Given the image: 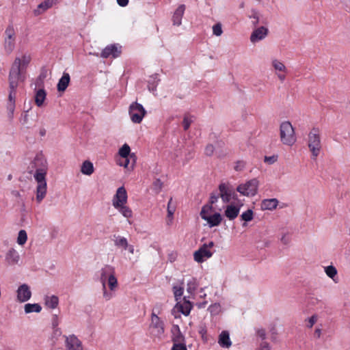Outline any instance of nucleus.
<instances>
[{"label": "nucleus", "mask_w": 350, "mask_h": 350, "mask_svg": "<svg viewBox=\"0 0 350 350\" xmlns=\"http://www.w3.org/2000/svg\"><path fill=\"white\" fill-rule=\"evenodd\" d=\"M23 81V79L21 76V61L18 57H16L12 64L8 77L9 94L7 109L9 111L10 118H13L15 109L16 88L18 83Z\"/></svg>", "instance_id": "nucleus-1"}, {"label": "nucleus", "mask_w": 350, "mask_h": 350, "mask_svg": "<svg viewBox=\"0 0 350 350\" xmlns=\"http://www.w3.org/2000/svg\"><path fill=\"white\" fill-rule=\"evenodd\" d=\"M308 146L312 153V158L316 159L319 155L322 146L321 131L317 127H313L308 135Z\"/></svg>", "instance_id": "nucleus-2"}, {"label": "nucleus", "mask_w": 350, "mask_h": 350, "mask_svg": "<svg viewBox=\"0 0 350 350\" xmlns=\"http://www.w3.org/2000/svg\"><path fill=\"white\" fill-rule=\"evenodd\" d=\"M280 137L283 144L292 146L297 141L295 130L289 121L281 123L280 126Z\"/></svg>", "instance_id": "nucleus-3"}, {"label": "nucleus", "mask_w": 350, "mask_h": 350, "mask_svg": "<svg viewBox=\"0 0 350 350\" xmlns=\"http://www.w3.org/2000/svg\"><path fill=\"white\" fill-rule=\"evenodd\" d=\"M47 170L35 172L33 177L38 185L36 187V200L38 203H40L45 198L47 191V185L46 181V175Z\"/></svg>", "instance_id": "nucleus-4"}, {"label": "nucleus", "mask_w": 350, "mask_h": 350, "mask_svg": "<svg viewBox=\"0 0 350 350\" xmlns=\"http://www.w3.org/2000/svg\"><path fill=\"white\" fill-rule=\"evenodd\" d=\"M149 332L152 337L159 339L162 338L165 332L163 321L154 312L151 314Z\"/></svg>", "instance_id": "nucleus-5"}, {"label": "nucleus", "mask_w": 350, "mask_h": 350, "mask_svg": "<svg viewBox=\"0 0 350 350\" xmlns=\"http://www.w3.org/2000/svg\"><path fill=\"white\" fill-rule=\"evenodd\" d=\"M258 183L256 178L251 179L245 183L240 184L237 191L245 196H254L258 191Z\"/></svg>", "instance_id": "nucleus-6"}, {"label": "nucleus", "mask_w": 350, "mask_h": 350, "mask_svg": "<svg viewBox=\"0 0 350 350\" xmlns=\"http://www.w3.org/2000/svg\"><path fill=\"white\" fill-rule=\"evenodd\" d=\"M146 113L144 107L137 102L133 103L129 107V115L134 123H140Z\"/></svg>", "instance_id": "nucleus-7"}, {"label": "nucleus", "mask_w": 350, "mask_h": 350, "mask_svg": "<svg viewBox=\"0 0 350 350\" xmlns=\"http://www.w3.org/2000/svg\"><path fill=\"white\" fill-rule=\"evenodd\" d=\"M43 170H47L46 160L42 154H36L28 166L29 173L32 174L33 171L38 172Z\"/></svg>", "instance_id": "nucleus-8"}, {"label": "nucleus", "mask_w": 350, "mask_h": 350, "mask_svg": "<svg viewBox=\"0 0 350 350\" xmlns=\"http://www.w3.org/2000/svg\"><path fill=\"white\" fill-rule=\"evenodd\" d=\"M6 36L4 42V49L7 53H11L15 47V32L12 27L9 26L5 31Z\"/></svg>", "instance_id": "nucleus-9"}, {"label": "nucleus", "mask_w": 350, "mask_h": 350, "mask_svg": "<svg viewBox=\"0 0 350 350\" xmlns=\"http://www.w3.org/2000/svg\"><path fill=\"white\" fill-rule=\"evenodd\" d=\"M121 54V46L118 44H109L101 52L100 57L103 58H116Z\"/></svg>", "instance_id": "nucleus-10"}, {"label": "nucleus", "mask_w": 350, "mask_h": 350, "mask_svg": "<svg viewBox=\"0 0 350 350\" xmlns=\"http://www.w3.org/2000/svg\"><path fill=\"white\" fill-rule=\"evenodd\" d=\"M66 347L67 350H83V345L81 340L74 334L68 336H64Z\"/></svg>", "instance_id": "nucleus-11"}, {"label": "nucleus", "mask_w": 350, "mask_h": 350, "mask_svg": "<svg viewBox=\"0 0 350 350\" xmlns=\"http://www.w3.org/2000/svg\"><path fill=\"white\" fill-rule=\"evenodd\" d=\"M127 202V193L124 187H119L113 199V206L115 207L121 206Z\"/></svg>", "instance_id": "nucleus-12"}, {"label": "nucleus", "mask_w": 350, "mask_h": 350, "mask_svg": "<svg viewBox=\"0 0 350 350\" xmlns=\"http://www.w3.org/2000/svg\"><path fill=\"white\" fill-rule=\"evenodd\" d=\"M213 252L206 247V244H203L197 251L193 254L194 260L198 262H202L206 259L212 256Z\"/></svg>", "instance_id": "nucleus-13"}, {"label": "nucleus", "mask_w": 350, "mask_h": 350, "mask_svg": "<svg viewBox=\"0 0 350 350\" xmlns=\"http://www.w3.org/2000/svg\"><path fill=\"white\" fill-rule=\"evenodd\" d=\"M17 299L20 302H25L31 297V292L26 284L21 285L17 290Z\"/></svg>", "instance_id": "nucleus-14"}, {"label": "nucleus", "mask_w": 350, "mask_h": 350, "mask_svg": "<svg viewBox=\"0 0 350 350\" xmlns=\"http://www.w3.org/2000/svg\"><path fill=\"white\" fill-rule=\"evenodd\" d=\"M269 30L265 27H260L253 31L250 36V40L255 43L264 39L268 34Z\"/></svg>", "instance_id": "nucleus-15"}, {"label": "nucleus", "mask_w": 350, "mask_h": 350, "mask_svg": "<svg viewBox=\"0 0 350 350\" xmlns=\"http://www.w3.org/2000/svg\"><path fill=\"white\" fill-rule=\"evenodd\" d=\"M59 0H44L40 3L36 9L33 10L35 16H39L46 10L51 8L53 5L57 4Z\"/></svg>", "instance_id": "nucleus-16"}, {"label": "nucleus", "mask_w": 350, "mask_h": 350, "mask_svg": "<svg viewBox=\"0 0 350 350\" xmlns=\"http://www.w3.org/2000/svg\"><path fill=\"white\" fill-rule=\"evenodd\" d=\"M219 190L220 191V197L224 203L229 202L232 194H234V191L230 189L225 183H221L219 185Z\"/></svg>", "instance_id": "nucleus-17"}, {"label": "nucleus", "mask_w": 350, "mask_h": 350, "mask_svg": "<svg viewBox=\"0 0 350 350\" xmlns=\"http://www.w3.org/2000/svg\"><path fill=\"white\" fill-rule=\"evenodd\" d=\"M185 10V5L184 4H181L174 11L172 19L174 25L180 26L181 25L182 18L184 15Z\"/></svg>", "instance_id": "nucleus-18"}, {"label": "nucleus", "mask_w": 350, "mask_h": 350, "mask_svg": "<svg viewBox=\"0 0 350 350\" xmlns=\"http://www.w3.org/2000/svg\"><path fill=\"white\" fill-rule=\"evenodd\" d=\"M114 268L110 265H106L105 267L101 269L100 280L103 288H105V286H106V282L108 281V278L111 275L114 273Z\"/></svg>", "instance_id": "nucleus-19"}, {"label": "nucleus", "mask_w": 350, "mask_h": 350, "mask_svg": "<svg viewBox=\"0 0 350 350\" xmlns=\"http://www.w3.org/2000/svg\"><path fill=\"white\" fill-rule=\"evenodd\" d=\"M173 344H185V336L182 334L178 325H174L172 328Z\"/></svg>", "instance_id": "nucleus-20"}, {"label": "nucleus", "mask_w": 350, "mask_h": 350, "mask_svg": "<svg viewBox=\"0 0 350 350\" xmlns=\"http://www.w3.org/2000/svg\"><path fill=\"white\" fill-rule=\"evenodd\" d=\"M131 148L129 146L126 144H124L119 150L118 154L122 158L130 157V159H133V162H131V167L133 168L135 163V156L133 154H130Z\"/></svg>", "instance_id": "nucleus-21"}, {"label": "nucleus", "mask_w": 350, "mask_h": 350, "mask_svg": "<svg viewBox=\"0 0 350 350\" xmlns=\"http://www.w3.org/2000/svg\"><path fill=\"white\" fill-rule=\"evenodd\" d=\"M203 219L208 222L210 227H214L217 226L221 224L222 217L220 213H215L213 215H208L207 217H203Z\"/></svg>", "instance_id": "nucleus-22"}, {"label": "nucleus", "mask_w": 350, "mask_h": 350, "mask_svg": "<svg viewBox=\"0 0 350 350\" xmlns=\"http://www.w3.org/2000/svg\"><path fill=\"white\" fill-rule=\"evenodd\" d=\"M218 343L224 348H229L231 346L232 342L228 331L221 332L219 336Z\"/></svg>", "instance_id": "nucleus-23"}, {"label": "nucleus", "mask_w": 350, "mask_h": 350, "mask_svg": "<svg viewBox=\"0 0 350 350\" xmlns=\"http://www.w3.org/2000/svg\"><path fill=\"white\" fill-rule=\"evenodd\" d=\"M278 200L276 198L265 199L261 202V209L272 211L276 208L278 204Z\"/></svg>", "instance_id": "nucleus-24"}, {"label": "nucleus", "mask_w": 350, "mask_h": 350, "mask_svg": "<svg viewBox=\"0 0 350 350\" xmlns=\"http://www.w3.org/2000/svg\"><path fill=\"white\" fill-rule=\"evenodd\" d=\"M112 241L114 243V245L118 248L126 250V247H128V241L126 238L118 234H113Z\"/></svg>", "instance_id": "nucleus-25"}, {"label": "nucleus", "mask_w": 350, "mask_h": 350, "mask_svg": "<svg viewBox=\"0 0 350 350\" xmlns=\"http://www.w3.org/2000/svg\"><path fill=\"white\" fill-rule=\"evenodd\" d=\"M70 77L68 73L64 72L62 77L59 80L57 88L59 92H64L69 85Z\"/></svg>", "instance_id": "nucleus-26"}, {"label": "nucleus", "mask_w": 350, "mask_h": 350, "mask_svg": "<svg viewBox=\"0 0 350 350\" xmlns=\"http://www.w3.org/2000/svg\"><path fill=\"white\" fill-rule=\"evenodd\" d=\"M240 208L238 206L234 205H228L225 210V216L230 220L234 219L239 213Z\"/></svg>", "instance_id": "nucleus-27"}, {"label": "nucleus", "mask_w": 350, "mask_h": 350, "mask_svg": "<svg viewBox=\"0 0 350 350\" xmlns=\"http://www.w3.org/2000/svg\"><path fill=\"white\" fill-rule=\"evenodd\" d=\"M5 259L10 265H14L18 263L20 256L18 253L14 249L12 248L8 252Z\"/></svg>", "instance_id": "nucleus-28"}, {"label": "nucleus", "mask_w": 350, "mask_h": 350, "mask_svg": "<svg viewBox=\"0 0 350 350\" xmlns=\"http://www.w3.org/2000/svg\"><path fill=\"white\" fill-rule=\"evenodd\" d=\"M44 304L46 307L54 309L58 306L59 298L56 295L46 296L44 297Z\"/></svg>", "instance_id": "nucleus-29"}, {"label": "nucleus", "mask_w": 350, "mask_h": 350, "mask_svg": "<svg viewBox=\"0 0 350 350\" xmlns=\"http://www.w3.org/2000/svg\"><path fill=\"white\" fill-rule=\"evenodd\" d=\"M46 93L44 89H39L35 95V103L38 107H42L46 99Z\"/></svg>", "instance_id": "nucleus-30"}, {"label": "nucleus", "mask_w": 350, "mask_h": 350, "mask_svg": "<svg viewBox=\"0 0 350 350\" xmlns=\"http://www.w3.org/2000/svg\"><path fill=\"white\" fill-rule=\"evenodd\" d=\"M81 172L82 174L90 176L94 172V166L90 161H85L81 165Z\"/></svg>", "instance_id": "nucleus-31"}, {"label": "nucleus", "mask_w": 350, "mask_h": 350, "mask_svg": "<svg viewBox=\"0 0 350 350\" xmlns=\"http://www.w3.org/2000/svg\"><path fill=\"white\" fill-rule=\"evenodd\" d=\"M25 312L28 314L33 312H40L42 310V307L38 304H26L24 306Z\"/></svg>", "instance_id": "nucleus-32"}, {"label": "nucleus", "mask_w": 350, "mask_h": 350, "mask_svg": "<svg viewBox=\"0 0 350 350\" xmlns=\"http://www.w3.org/2000/svg\"><path fill=\"white\" fill-rule=\"evenodd\" d=\"M115 208L118 209L119 212L126 218H131L133 216V212L131 209L126 206V204H123L121 206L115 207Z\"/></svg>", "instance_id": "nucleus-33"}, {"label": "nucleus", "mask_w": 350, "mask_h": 350, "mask_svg": "<svg viewBox=\"0 0 350 350\" xmlns=\"http://www.w3.org/2000/svg\"><path fill=\"white\" fill-rule=\"evenodd\" d=\"M254 218V213L252 209H248L244 213H243L241 215V220L244 221L245 222L243 224V226L245 227L247 226L246 222L250 221Z\"/></svg>", "instance_id": "nucleus-34"}, {"label": "nucleus", "mask_w": 350, "mask_h": 350, "mask_svg": "<svg viewBox=\"0 0 350 350\" xmlns=\"http://www.w3.org/2000/svg\"><path fill=\"white\" fill-rule=\"evenodd\" d=\"M325 272L326 275L335 281L334 278L337 275L338 271L335 267L329 265L325 267Z\"/></svg>", "instance_id": "nucleus-35"}, {"label": "nucleus", "mask_w": 350, "mask_h": 350, "mask_svg": "<svg viewBox=\"0 0 350 350\" xmlns=\"http://www.w3.org/2000/svg\"><path fill=\"white\" fill-rule=\"evenodd\" d=\"M271 64L275 70L284 72L287 71L285 65L278 59H273Z\"/></svg>", "instance_id": "nucleus-36"}, {"label": "nucleus", "mask_w": 350, "mask_h": 350, "mask_svg": "<svg viewBox=\"0 0 350 350\" xmlns=\"http://www.w3.org/2000/svg\"><path fill=\"white\" fill-rule=\"evenodd\" d=\"M107 284L111 291H114L118 286V280L115 276V273L108 278Z\"/></svg>", "instance_id": "nucleus-37"}, {"label": "nucleus", "mask_w": 350, "mask_h": 350, "mask_svg": "<svg viewBox=\"0 0 350 350\" xmlns=\"http://www.w3.org/2000/svg\"><path fill=\"white\" fill-rule=\"evenodd\" d=\"M27 239V232L25 230H21L18 232V238H17V243L23 245H24Z\"/></svg>", "instance_id": "nucleus-38"}, {"label": "nucleus", "mask_w": 350, "mask_h": 350, "mask_svg": "<svg viewBox=\"0 0 350 350\" xmlns=\"http://www.w3.org/2000/svg\"><path fill=\"white\" fill-rule=\"evenodd\" d=\"M197 286H198V284H197L196 280L194 278H192L191 280H189L187 282V291L189 293L192 294L196 291Z\"/></svg>", "instance_id": "nucleus-39"}, {"label": "nucleus", "mask_w": 350, "mask_h": 350, "mask_svg": "<svg viewBox=\"0 0 350 350\" xmlns=\"http://www.w3.org/2000/svg\"><path fill=\"white\" fill-rule=\"evenodd\" d=\"M184 291V288L183 286H173V293L174 295L175 299L177 301L182 297Z\"/></svg>", "instance_id": "nucleus-40"}, {"label": "nucleus", "mask_w": 350, "mask_h": 350, "mask_svg": "<svg viewBox=\"0 0 350 350\" xmlns=\"http://www.w3.org/2000/svg\"><path fill=\"white\" fill-rule=\"evenodd\" d=\"M192 116H190L187 114L185 115L183 120V126L185 131L189 129L191 124L193 122Z\"/></svg>", "instance_id": "nucleus-41"}, {"label": "nucleus", "mask_w": 350, "mask_h": 350, "mask_svg": "<svg viewBox=\"0 0 350 350\" xmlns=\"http://www.w3.org/2000/svg\"><path fill=\"white\" fill-rule=\"evenodd\" d=\"M163 187V183L159 178L156 179L152 183V190L156 193H159Z\"/></svg>", "instance_id": "nucleus-42"}, {"label": "nucleus", "mask_w": 350, "mask_h": 350, "mask_svg": "<svg viewBox=\"0 0 350 350\" xmlns=\"http://www.w3.org/2000/svg\"><path fill=\"white\" fill-rule=\"evenodd\" d=\"M21 61V76H22V72L24 69H25L26 66L30 62V57L26 55H23L22 59H21L18 58ZM23 79V77H22Z\"/></svg>", "instance_id": "nucleus-43"}, {"label": "nucleus", "mask_w": 350, "mask_h": 350, "mask_svg": "<svg viewBox=\"0 0 350 350\" xmlns=\"http://www.w3.org/2000/svg\"><path fill=\"white\" fill-rule=\"evenodd\" d=\"M213 209V206L209 204H205L202 206V210L200 211V217L203 219V217H207L208 212L211 211Z\"/></svg>", "instance_id": "nucleus-44"}, {"label": "nucleus", "mask_w": 350, "mask_h": 350, "mask_svg": "<svg viewBox=\"0 0 350 350\" xmlns=\"http://www.w3.org/2000/svg\"><path fill=\"white\" fill-rule=\"evenodd\" d=\"M213 33L216 36H220L222 34L223 31H222V27H221V23H218L213 25Z\"/></svg>", "instance_id": "nucleus-45"}, {"label": "nucleus", "mask_w": 350, "mask_h": 350, "mask_svg": "<svg viewBox=\"0 0 350 350\" xmlns=\"http://www.w3.org/2000/svg\"><path fill=\"white\" fill-rule=\"evenodd\" d=\"M252 14L250 16L251 18H253L252 24L254 26H256L259 23V14L258 12L256 10H252Z\"/></svg>", "instance_id": "nucleus-46"}, {"label": "nucleus", "mask_w": 350, "mask_h": 350, "mask_svg": "<svg viewBox=\"0 0 350 350\" xmlns=\"http://www.w3.org/2000/svg\"><path fill=\"white\" fill-rule=\"evenodd\" d=\"M172 198H171L167 204V217H172L174 215V213L175 211V206H172Z\"/></svg>", "instance_id": "nucleus-47"}, {"label": "nucleus", "mask_w": 350, "mask_h": 350, "mask_svg": "<svg viewBox=\"0 0 350 350\" xmlns=\"http://www.w3.org/2000/svg\"><path fill=\"white\" fill-rule=\"evenodd\" d=\"M179 308H180V311L181 312L182 314H183L185 316H187L190 313L191 307V306H189V305H186V306L180 305Z\"/></svg>", "instance_id": "nucleus-48"}, {"label": "nucleus", "mask_w": 350, "mask_h": 350, "mask_svg": "<svg viewBox=\"0 0 350 350\" xmlns=\"http://www.w3.org/2000/svg\"><path fill=\"white\" fill-rule=\"evenodd\" d=\"M277 159H278V156H276V155H273V156H270V157L265 156V159H264V162L267 164L271 165V164H273L275 162H276Z\"/></svg>", "instance_id": "nucleus-49"}, {"label": "nucleus", "mask_w": 350, "mask_h": 350, "mask_svg": "<svg viewBox=\"0 0 350 350\" xmlns=\"http://www.w3.org/2000/svg\"><path fill=\"white\" fill-rule=\"evenodd\" d=\"M122 161L120 160L119 161V163L118 164L121 166H124V167H131V163H130V160L131 159H130V157H126V158H122Z\"/></svg>", "instance_id": "nucleus-50"}, {"label": "nucleus", "mask_w": 350, "mask_h": 350, "mask_svg": "<svg viewBox=\"0 0 350 350\" xmlns=\"http://www.w3.org/2000/svg\"><path fill=\"white\" fill-rule=\"evenodd\" d=\"M214 146L212 144H208L205 147L204 153L206 156H212L214 152Z\"/></svg>", "instance_id": "nucleus-51"}, {"label": "nucleus", "mask_w": 350, "mask_h": 350, "mask_svg": "<svg viewBox=\"0 0 350 350\" xmlns=\"http://www.w3.org/2000/svg\"><path fill=\"white\" fill-rule=\"evenodd\" d=\"M220 196L219 194H215L214 193H211L210 199H209V205H211L213 206V204L217 202V200L219 197Z\"/></svg>", "instance_id": "nucleus-52"}, {"label": "nucleus", "mask_w": 350, "mask_h": 350, "mask_svg": "<svg viewBox=\"0 0 350 350\" xmlns=\"http://www.w3.org/2000/svg\"><path fill=\"white\" fill-rule=\"evenodd\" d=\"M308 321V324L307 325L308 327L312 328V326L314 325V324L317 321V316L316 314H314L310 318H309Z\"/></svg>", "instance_id": "nucleus-53"}, {"label": "nucleus", "mask_w": 350, "mask_h": 350, "mask_svg": "<svg viewBox=\"0 0 350 350\" xmlns=\"http://www.w3.org/2000/svg\"><path fill=\"white\" fill-rule=\"evenodd\" d=\"M172 350H187L185 344H173Z\"/></svg>", "instance_id": "nucleus-54"}, {"label": "nucleus", "mask_w": 350, "mask_h": 350, "mask_svg": "<svg viewBox=\"0 0 350 350\" xmlns=\"http://www.w3.org/2000/svg\"><path fill=\"white\" fill-rule=\"evenodd\" d=\"M103 297L106 299V300H109L113 295L111 293H108L107 291V289H106V286H105V288H103Z\"/></svg>", "instance_id": "nucleus-55"}, {"label": "nucleus", "mask_w": 350, "mask_h": 350, "mask_svg": "<svg viewBox=\"0 0 350 350\" xmlns=\"http://www.w3.org/2000/svg\"><path fill=\"white\" fill-rule=\"evenodd\" d=\"M291 239L288 234H284L281 238V241L284 245H287L290 243Z\"/></svg>", "instance_id": "nucleus-56"}, {"label": "nucleus", "mask_w": 350, "mask_h": 350, "mask_svg": "<svg viewBox=\"0 0 350 350\" xmlns=\"http://www.w3.org/2000/svg\"><path fill=\"white\" fill-rule=\"evenodd\" d=\"M257 335L261 338L262 340H265L266 338V332L264 329H259L257 331Z\"/></svg>", "instance_id": "nucleus-57"}, {"label": "nucleus", "mask_w": 350, "mask_h": 350, "mask_svg": "<svg viewBox=\"0 0 350 350\" xmlns=\"http://www.w3.org/2000/svg\"><path fill=\"white\" fill-rule=\"evenodd\" d=\"M59 325L58 317L57 314L53 315L52 325L55 328Z\"/></svg>", "instance_id": "nucleus-58"}, {"label": "nucleus", "mask_w": 350, "mask_h": 350, "mask_svg": "<svg viewBox=\"0 0 350 350\" xmlns=\"http://www.w3.org/2000/svg\"><path fill=\"white\" fill-rule=\"evenodd\" d=\"M260 350H271L269 343L265 341L262 342L260 344Z\"/></svg>", "instance_id": "nucleus-59"}, {"label": "nucleus", "mask_w": 350, "mask_h": 350, "mask_svg": "<svg viewBox=\"0 0 350 350\" xmlns=\"http://www.w3.org/2000/svg\"><path fill=\"white\" fill-rule=\"evenodd\" d=\"M244 167V163L242 161H238L234 167L235 170H241Z\"/></svg>", "instance_id": "nucleus-60"}, {"label": "nucleus", "mask_w": 350, "mask_h": 350, "mask_svg": "<svg viewBox=\"0 0 350 350\" xmlns=\"http://www.w3.org/2000/svg\"><path fill=\"white\" fill-rule=\"evenodd\" d=\"M118 4L121 7H125L129 3V0H117Z\"/></svg>", "instance_id": "nucleus-61"}, {"label": "nucleus", "mask_w": 350, "mask_h": 350, "mask_svg": "<svg viewBox=\"0 0 350 350\" xmlns=\"http://www.w3.org/2000/svg\"><path fill=\"white\" fill-rule=\"evenodd\" d=\"M126 250H128L130 254H133L135 252L134 246L133 245L128 244V247H126Z\"/></svg>", "instance_id": "nucleus-62"}, {"label": "nucleus", "mask_w": 350, "mask_h": 350, "mask_svg": "<svg viewBox=\"0 0 350 350\" xmlns=\"http://www.w3.org/2000/svg\"><path fill=\"white\" fill-rule=\"evenodd\" d=\"M27 121H28V115L27 113H25L24 114L23 118L21 119V122H22L23 124H25L27 123Z\"/></svg>", "instance_id": "nucleus-63"}, {"label": "nucleus", "mask_w": 350, "mask_h": 350, "mask_svg": "<svg viewBox=\"0 0 350 350\" xmlns=\"http://www.w3.org/2000/svg\"><path fill=\"white\" fill-rule=\"evenodd\" d=\"M276 75H277V76H278V79H280V81L282 82V81H284L285 80V79H286L285 75L280 74V73H277Z\"/></svg>", "instance_id": "nucleus-64"}]
</instances>
